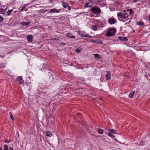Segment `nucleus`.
I'll list each match as a JSON object with an SVG mask.
<instances>
[{
  "instance_id": "f257e3e1",
  "label": "nucleus",
  "mask_w": 150,
  "mask_h": 150,
  "mask_svg": "<svg viewBox=\"0 0 150 150\" xmlns=\"http://www.w3.org/2000/svg\"><path fill=\"white\" fill-rule=\"evenodd\" d=\"M90 11L96 15H99L101 12V10L99 7L97 6L92 8Z\"/></svg>"
},
{
  "instance_id": "f03ea898",
  "label": "nucleus",
  "mask_w": 150,
  "mask_h": 150,
  "mask_svg": "<svg viewBox=\"0 0 150 150\" xmlns=\"http://www.w3.org/2000/svg\"><path fill=\"white\" fill-rule=\"evenodd\" d=\"M116 30L114 28H112L108 30L106 33V35L107 36H110L113 35L115 34Z\"/></svg>"
},
{
  "instance_id": "7ed1b4c3",
  "label": "nucleus",
  "mask_w": 150,
  "mask_h": 150,
  "mask_svg": "<svg viewBox=\"0 0 150 150\" xmlns=\"http://www.w3.org/2000/svg\"><path fill=\"white\" fill-rule=\"evenodd\" d=\"M117 16L118 18H122L125 19L124 21H127V18L124 12L123 11V13H117Z\"/></svg>"
},
{
  "instance_id": "20e7f679",
  "label": "nucleus",
  "mask_w": 150,
  "mask_h": 150,
  "mask_svg": "<svg viewBox=\"0 0 150 150\" xmlns=\"http://www.w3.org/2000/svg\"><path fill=\"white\" fill-rule=\"evenodd\" d=\"M125 14L127 18L129 15H130L132 12V9H128L125 11H123Z\"/></svg>"
},
{
  "instance_id": "39448f33",
  "label": "nucleus",
  "mask_w": 150,
  "mask_h": 150,
  "mask_svg": "<svg viewBox=\"0 0 150 150\" xmlns=\"http://www.w3.org/2000/svg\"><path fill=\"white\" fill-rule=\"evenodd\" d=\"M119 39L123 41H125L127 40V39L126 37L120 36L118 37Z\"/></svg>"
},
{
  "instance_id": "423d86ee",
  "label": "nucleus",
  "mask_w": 150,
  "mask_h": 150,
  "mask_svg": "<svg viewBox=\"0 0 150 150\" xmlns=\"http://www.w3.org/2000/svg\"><path fill=\"white\" fill-rule=\"evenodd\" d=\"M106 72L107 73V74L106 75V80H108L110 79L111 74L110 72H108L107 71H106Z\"/></svg>"
},
{
  "instance_id": "0eeeda50",
  "label": "nucleus",
  "mask_w": 150,
  "mask_h": 150,
  "mask_svg": "<svg viewBox=\"0 0 150 150\" xmlns=\"http://www.w3.org/2000/svg\"><path fill=\"white\" fill-rule=\"evenodd\" d=\"M17 80L19 81V83L21 84H22L23 81V80L21 76L18 77Z\"/></svg>"
},
{
  "instance_id": "6e6552de",
  "label": "nucleus",
  "mask_w": 150,
  "mask_h": 150,
  "mask_svg": "<svg viewBox=\"0 0 150 150\" xmlns=\"http://www.w3.org/2000/svg\"><path fill=\"white\" fill-rule=\"evenodd\" d=\"M108 22L110 24H112L115 23V21L113 18H111L108 19Z\"/></svg>"
},
{
  "instance_id": "1a4fd4ad",
  "label": "nucleus",
  "mask_w": 150,
  "mask_h": 150,
  "mask_svg": "<svg viewBox=\"0 0 150 150\" xmlns=\"http://www.w3.org/2000/svg\"><path fill=\"white\" fill-rule=\"evenodd\" d=\"M33 36L31 35H30L27 36V39L28 41L32 42V41Z\"/></svg>"
},
{
  "instance_id": "9d476101",
  "label": "nucleus",
  "mask_w": 150,
  "mask_h": 150,
  "mask_svg": "<svg viewBox=\"0 0 150 150\" xmlns=\"http://www.w3.org/2000/svg\"><path fill=\"white\" fill-rule=\"evenodd\" d=\"M66 36L67 37H68L70 38H71L74 39L75 38V36L72 35L71 34H70L69 33H67L66 35Z\"/></svg>"
},
{
  "instance_id": "9b49d317",
  "label": "nucleus",
  "mask_w": 150,
  "mask_h": 150,
  "mask_svg": "<svg viewBox=\"0 0 150 150\" xmlns=\"http://www.w3.org/2000/svg\"><path fill=\"white\" fill-rule=\"evenodd\" d=\"M55 12H57L58 13L59 12V11L57 10L56 8H53L52 9H51L50 11H49L50 13H55Z\"/></svg>"
},
{
  "instance_id": "f8f14e48",
  "label": "nucleus",
  "mask_w": 150,
  "mask_h": 150,
  "mask_svg": "<svg viewBox=\"0 0 150 150\" xmlns=\"http://www.w3.org/2000/svg\"><path fill=\"white\" fill-rule=\"evenodd\" d=\"M135 92L133 91L130 92L129 95V98H132L133 97L134 94V93Z\"/></svg>"
},
{
  "instance_id": "ddd939ff",
  "label": "nucleus",
  "mask_w": 150,
  "mask_h": 150,
  "mask_svg": "<svg viewBox=\"0 0 150 150\" xmlns=\"http://www.w3.org/2000/svg\"><path fill=\"white\" fill-rule=\"evenodd\" d=\"M62 5L64 8H67L69 6L68 4L66 2H63L62 3Z\"/></svg>"
},
{
  "instance_id": "4468645a",
  "label": "nucleus",
  "mask_w": 150,
  "mask_h": 150,
  "mask_svg": "<svg viewBox=\"0 0 150 150\" xmlns=\"http://www.w3.org/2000/svg\"><path fill=\"white\" fill-rule=\"evenodd\" d=\"M30 23V22H23L21 23V24L25 25H27Z\"/></svg>"
},
{
  "instance_id": "2eb2a0df",
  "label": "nucleus",
  "mask_w": 150,
  "mask_h": 150,
  "mask_svg": "<svg viewBox=\"0 0 150 150\" xmlns=\"http://www.w3.org/2000/svg\"><path fill=\"white\" fill-rule=\"evenodd\" d=\"M46 136L49 137H51L52 134L50 133L49 132L47 131L46 133Z\"/></svg>"
},
{
  "instance_id": "dca6fc26",
  "label": "nucleus",
  "mask_w": 150,
  "mask_h": 150,
  "mask_svg": "<svg viewBox=\"0 0 150 150\" xmlns=\"http://www.w3.org/2000/svg\"><path fill=\"white\" fill-rule=\"evenodd\" d=\"M108 131L112 133L116 134L115 131L114 129H110L108 130Z\"/></svg>"
},
{
  "instance_id": "f3484780",
  "label": "nucleus",
  "mask_w": 150,
  "mask_h": 150,
  "mask_svg": "<svg viewBox=\"0 0 150 150\" xmlns=\"http://www.w3.org/2000/svg\"><path fill=\"white\" fill-rule=\"evenodd\" d=\"M91 29L94 30H96L97 29V26L96 25L92 26L91 27Z\"/></svg>"
},
{
  "instance_id": "a211bd4d",
  "label": "nucleus",
  "mask_w": 150,
  "mask_h": 150,
  "mask_svg": "<svg viewBox=\"0 0 150 150\" xmlns=\"http://www.w3.org/2000/svg\"><path fill=\"white\" fill-rule=\"evenodd\" d=\"M137 24L138 25H144V23L142 22H141V21H140L139 22H138L137 23Z\"/></svg>"
},
{
  "instance_id": "6ab92c4d",
  "label": "nucleus",
  "mask_w": 150,
  "mask_h": 150,
  "mask_svg": "<svg viewBox=\"0 0 150 150\" xmlns=\"http://www.w3.org/2000/svg\"><path fill=\"white\" fill-rule=\"evenodd\" d=\"M98 132H99V133L100 134H103V130L100 129H98Z\"/></svg>"
},
{
  "instance_id": "aec40b11",
  "label": "nucleus",
  "mask_w": 150,
  "mask_h": 150,
  "mask_svg": "<svg viewBox=\"0 0 150 150\" xmlns=\"http://www.w3.org/2000/svg\"><path fill=\"white\" fill-rule=\"evenodd\" d=\"M13 11V9L8 10L7 12V13L8 16H9L10 15L11 13L12 12V11Z\"/></svg>"
},
{
  "instance_id": "412c9836",
  "label": "nucleus",
  "mask_w": 150,
  "mask_h": 150,
  "mask_svg": "<svg viewBox=\"0 0 150 150\" xmlns=\"http://www.w3.org/2000/svg\"><path fill=\"white\" fill-rule=\"evenodd\" d=\"M4 150H8V147L6 144H4Z\"/></svg>"
},
{
  "instance_id": "4be33fe9",
  "label": "nucleus",
  "mask_w": 150,
  "mask_h": 150,
  "mask_svg": "<svg viewBox=\"0 0 150 150\" xmlns=\"http://www.w3.org/2000/svg\"><path fill=\"white\" fill-rule=\"evenodd\" d=\"M81 48L76 49V52L79 53L81 51Z\"/></svg>"
},
{
  "instance_id": "5701e85b",
  "label": "nucleus",
  "mask_w": 150,
  "mask_h": 150,
  "mask_svg": "<svg viewBox=\"0 0 150 150\" xmlns=\"http://www.w3.org/2000/svg\"><path fill=\"white\" fill-rule=\"evenodd\" d=\"M108 135L110 137H114L115 136H114L113 135H112L110 133H108Z\"/></svg>"
},
{
  "instance_id": "b1692460",
  "label": "nucleus",
  "mask_w": 150,
  "mask_h": 150,
  "mask_svg": "<svg viewBox=\"0 0 150 150\" xmlns=\"http://www.w3.org/2000/svg\"><path fill=\"white\" fill-rule=\"evenodd\" d=\"M81 35L83 37H87V35L85 34H81Z\"/></svg>"
},
{
  "instance_id": "393cba45",
  "label": "nucleus",
  "mask_w": 150,
  "mask_h": 150,
  "mask_svg": "<svg viewBox=\"0 0 150 150\" xmlns=\"http://www.w3.org/2000/svg\"><path fill=\"white\" fill-rule=\"evenodd\" d=\"M88 4H89V3H86L84 5V7L86 8L89 7V6H88Z\"/></svg>"
},
{
  "instance_id": "a878e982",
  "label": "nucleus",
  "mask_w": 150,
  "mask_h": 150,
  "mask_svg": "<svg viewBox=\"0 0 150 150\" xmlns=\"http://www.w3.org/2000/svg\"><path fill=\"white\" fill-rule=\"evenodd\" d=\"M9 114H10V115L11 118V119H12V120H13L14 119V118L13 117V116L12 115V114L11 112H10L9 113Z\"/></svg>"
},
{
  "instance_id": "bb28decb",
  "label": "nucleus",
  "mask_w": 150,
  "mask_h": 150,
  "mask_svg": "<svg viewBox=\"0 0 150 150\" xmlns=\"http://www.w3.org/2000/svg\"><path fill=\"white\" fill-rule=\"evenodd\" d=\"M3 21V18L1 16H0V22H2Z\"/></svg>"
},
{
  "instance_id": "cd10ccee",
  "label": "nucleus",
  "mask_w": 150,
  "mask_h": 150,
  "mask_svg": "<svg viewBox=\"0 0 150 150\" xmlns=\"http://www.w3.org/2000/svg\"><path fill=\"white\" fill-rule=\"evenodd\" d=\"M10 142V140L8 141L6 139L5 140V141H4V142L5 143H8Z\"/></svg>"
},
{
  "instance_id": "c85d7f7f",
  "label": "nucleus",
  "mask_w": 150,
  "mask_h": 150,
  "mask_svg": "<svg viewBox=\"0 0 150 150\" xmlns=\"http://www.w3.org/2000/svg\"><path fill=\"white\" fill-rule=\"evenodd\" d=\"M59 44L61 45H61H62V46H64V45H65V43H61Z\"/></svg>"
},
{
  "instance_id": "c756f323",
  "label": "nucleus",
  "mask_w": 150,
  "mask_h": 150,
  "mask_svg": "<svg viewBox=\"0 0 150 150\" xmlns=\"http://www.w3.org/2000/svg\"><path fill=\"white\" fill-rule=\"evenodd\" d=\"M94 55L95 57H98L99 56V54H95Z\"/></svg>"
},
{
  "instance_id": "7c9ffc66",
  "label": "nucleus",
  "mask_w": 150,
  "mask_h": 150,
  "mask_svg": "<svg viewBox=\"0 0 150 150\" xmlns=\"http://www.w3.org/2000/svg\"><path fill=\"white\" fill-rule=\"evenodd\" d=\"M8 150H13V148L12 147H10L9 148Z\"/></svg>"
},
{
  "instance_id": "2f4dec72",
  "label": "nucleus",
  "mask_w": 150,
  "mask_h": 150,
  "mask_svg": "<svg viewBox=\"0 0 150 150\" xmlns=\"http://www.w3.org/2000/svg\"><path fill=\"white\" fill-rule=\"evenodd\" d=\"M67 7H68V10H69V11H70L71 10V8L69 6V5L68 6H67Z\"/></svg>"
},
{
  "instance_id": "473e14b6",
  "label": "nucleus",
  "mask_w": 150,
  "mask_h": 150,
  "mask_svg": "<svg viewBox=\"0 0 150 150\" xmlns=\"http://www.w3.org/2000/svg\"><path fill=\"white\" fill-rule=\"evenodd\" d=\"M139 0H132L133 2H136L138 1Z\"/></svg>"
},
{
  "instance_id": "72a5a7b5",
  "label": "nucleus",
  "mask_w": 150,
  "mask_h": 150,
  "mask_svg": "<svg viewBox=\"0 0 150 150\" xmlns=\"http://www.w3.org/2000/svg\"><path fill=\"white\" fill-rule=\"evenodd\" d=\"M25 8V7H24V6L22 8V9L21 10H20L21 11H22L23 10V9H24V8Z\"/></svg>"
},
{
  "instance_id": "f704fd0d",
  "label": "nucleus",
  "mask_w": 150,
  "mask_h": 150,
  "mask_svg": "<svg viewBox=\"0 0 150 150\" xmlns=\"http://www.w3.org/2000/svg\"><path fill=\"white\" fill-rule=\"evenodd\" d=\"M91 42H93L94 43H95L96 42V41L95 40H92Z\"/></svg>"
},
{
  "instance_id": "c9c22d12",
  "label": "nucleus",
  "mask_w": 150,
  "mask_h": 150,
  "mask_svg": "<svg viewBox=\"0 0 150 150\" xmlns=\"http://www.w3.org/2000/svg\"><path fill=\"white\" fill-rule=\"evenodd\" d=\"M87 37H89V38H91L92 37L91 36H88V35H87Z\"/></svg>"
},
{
  "instance_id": "e433bc0d",
  "label": "nucleus",
  "mask_w": 150,
  "mask_h": 150,
  "mask_svg": "<svg viewBox=\"0 0 150 150\" xmlns=\"http://www.w3.org/2000/svg\"><path fill=\"white\" fill-rule=\"evenodd\" d=\"M0 150H3L2 148L0 146Z\"/></svg>"
},
{
  "instance_id": "4c0bfd02",
  "label": "nucleus",
  "mask_w": 150,
  "mask_h": 150,
  "mask_svg": "<svg viewBox=\"0 0 150 150\" xmlns=\"http://www.w3.org/2000/svg\"><path fill=\"white\" fill-rule=\"evenodd\" d=\"M148 19H149V21H150V15L149 16Z\"/></svg>"
},
{
  "instance_id": "58836bf2",
  "label": "nucleus",
  "mask_w": 150,
  "mask_h": 150,
  "mask_svg": "<svg viewBox=\"0 0 150 150\" xmlns=\"http://www.w3.org/2000/svg\"><path fill=\"white\" fill-rule=\"evenodd\" d=\"M0 57H1V55H0Z\"/></svg>"
}]
</instances>
